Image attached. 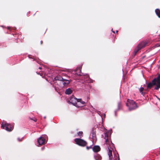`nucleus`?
<instances>
[{"label": "nucleus", "instance_id": "f257e3e1", "mask_svg": "<svg viewBox=\"0 0 160 160\" xmlns=\"http://www.w3.org/2000/svg\"><path fill=\"white\" fill-rule=\"evenodd\" d=\"M111 131L110 130L106 131L105 132L104 139L105 142L108 146V152L109 160H119V156L118 154L112 153L114 146L110 140V136L111 134Z\"/></svg>", "mask_w": 160, "mask_h": 160}, {"label": "nucleus", "instance_id": "f03ea898", "mask_svg": "<svg viewBox=\"0 0 160 160\" xmlns=\"http://www.w3.org/2000/svg\"><path fill=\"white\" fill-rule=\"evenodd\" d=\"M153 85L156 86L155 89L158 90L160 88V74L156 78H155L152 81V83H149L146 88H144L143 87H141L139 89L140 92L142 94L144 95L148 88H151Z\"/></svg>", "mask_w": 160, "mask_h": 160}, {"label": "nucleus", "instance_id": "7ed1b4c3", "mask_svg": "<svg viewBox=\"0 0 160 160\" xmlns=\"http://www.w3.org/2000/svg\"><path fill=\"white\" fill-rule=\"evenodd\" d=\"M127 105L129 108L130 110L135 109L137 108V105L135 102L132 100H128Z\"/></svg>", "mask_w": 160, "mask_h": 160}, {"label": "nucleus", "instance_id": "20e7f679", "mask_svg": "<svg viewBox=\"0 0 160 160\" xmlns=\"http://www.w3.org/2000/svg\"><path fill=\"white\" fill-rule=\"evenodd\" d=\"M1 128L8 131H10L13 129V127L12 125L5 122H2Z\"/></svg>", "mask_w": 160, "mask_h": 160}, {"label": "nucleus", "instance_id": "39448f33", "mask_svg": "<svg viewBox=\"0 0 160 160\" xmlns=\"http://www.w3.org/2000/svg\"><path fill=\"white\" fill-rule=\"evenodd\" d=\"M75 141L77 144L82 146H85L87 143L85 141L81 139H75Z\"/></svg>", "mask_w": 160, "mask_h": 160}, {"label": "nucleus", "instance_id": "423d86ee", "mask_svg": "<svg viewBox=\"0 0 160 160\" xmlns=\"http://www.w3.org/2000/svg\"><path fill=\"white\" fill-rule=\"evenodd\" d=\"M43 136H41L37 139V141L40 145H41L45 144V139Z\"/></svg>", "mask_w": 160, "mask_h": 160}, {"label": "nucleus", "instance_id": "0eeeda50", "mask_svg": "<svg viewBox=\"0 0 160 160\" xmlns=\"http://www.w3.org/2000/svg\"><path fill=\"white\" fill-rule=\"evenodd\" d=\"M55 79L56 80L62 81H65V82H63V85L64 86L68 85L70 82L68 80H65L60 76L56 77Z\"/></svg>", "mask_w": 160, "mask_h": 160}, {"label": "nucleus", "instance_id": "6e6552de", "mask_svg": "<svg viewBox=\"0 0 160 160\" xmlns=\"http://www.w3.org/2000/svg\"><path fill=\"white\" fill-rule=\"evenodd\" d=\"M85 103V102L82 101L81 99H78V101L77 102L75 106L78 108L82 107L84 105Z\"/></svg>", "mask_w": 160, "mask_h": 160}, {"label": "nucleus", "instance_id": "1a4fd4ad", "mask_svg": "<svg viewBox=\"0 0 160 160\" xmlns=\"http://www.w3.org/2000/svg\"><path fill=\"white\" fill-rule=\"evenodd\" d=\"M145 45L144 42H142L140 43L135 49L134 50L135 53H136L140 49L144 47Z\"/></svg>", "mask_w": 160, "mask_h": 160}, {"label": "nucleus", "instance_id": "9d476101", "mask_svg": "<svg viewBox=\"0 0 160 160\" xmlns=\"http://www.w3.org/2000/svg\"><path fill=\"white\" fill-rule=\"evenodd\" d=\"M78 99L75 98L74 96H72L70 98L69 102L75 106V105L76 104L77 102L78 101Z\"/></svg>", "mask_w": 160, "mask_h": 160}, {"label": "nucleus", "instance_id": "9b49d317", "mask_svg": "<svg viewBox=\"0 0 160 160\" xmlns=\"http://www.w3.org/2000/svg\"><path fill=\"white\" fill-rule=\"evenodd\" d=\"M100 148L98 146H94L93 148V150L94 152H97L100 151Z\"/></svg>", "mask_w": 160, "mask_h": 160}, {"label": "nucleus", "instance_id": "f8f14e48", "mask_svg": "<svg viewBox=\"0 0 160 160\" xmlns=\"http://www.w3.org/2000/svg\"><path fill=\"white\" fill-rule=\"evenodd\" d=\"M94 158L95 160H101L102 158L101 156L98 154H97L94 156Z\"/></svg>", "mask_w": 160, "mask_h": 160}, {"label": "nucleus", "instance_id": "ddd939ff", "mask_svg": "<svg viewBox=\"0 0 160 160\" xmlns=\"http://www.w3.org/2000/svg\"><path fill=\"white\" fill-rule=\"evenodd\" d=\"M72 90L70 88H68L66 90L65 92V93L67 94H70L72 93Z\"/></svg>", "mask_w": 160, "mask_h": 160}, {"label": "nucleus", "instance_id": "4468645a", "mask_svg": "<svg viewBox=\"0 0 160 160\" xmlns=\"http://www.w3.org/2000/svg\"><path fill=\"white\" fill-rule=\"evenodd\" d=\"M92 142L93 143L95 142L96 141L97 139L96 135L94 133H92Z\"/></svg>", "mask_w": 160, "mask_h": 160}, {"label": "nucleus", "instance_id": "2eb2a0df", "mask_svg": "<svg viewBox=\"0 0 160 160\" xmlns=\"http://www.w3.org/2000/svg\"><path fill=\"white\" fill-rule=\"evenodd\" d=\"M155 12L157 15L160 18V10L158 9H157L155 10Z\"/></svg>", "mask_w": 160, "mask_h": 160}, {"label": "nucleus", "instance_id": "dca6fc26", "mask_svg": "<svg viewBox=\"0 0 160 160\" xmlns=\"http://www.w3.org/2000/svg\"><path fill=\"white\" fill-rule=\"evenodd\" d=\"M83 134L82 132H79L78 134V135L79 136H82Z\"/></svg>", "mask_w": 160, "mask_h": 160}, {"label": "nucleus", "instance_id": "f3484780", "mask_svg": "<svg viewBox=\"0 0 160 160\" xmlns=\"http://www.w3.org/2000/svg\"><path fill=\"white\" fill-rule=\"evenodd\" d=\"M22 138H18V140L19 141H21L22 140Z\"/></svg>", "mask_w": 160, "mask_h": 160}, {"label": "nucleus", "instance_id": "a211bd4d", "mask_svg": "<svg viewBox=\"0 0 160 160\" xmlns=\"http://www.w3.org/2000/svg\"><path fill=\"white\" fill-rule=\"evenodd\" d=\"M98 114H99V115L101 117V118H102V119H103V118H102V117L101 116V115H100V113H99V112H98Z\"/></svg>", "mask_w": 160, "mask_h": 160}, {"label": "nucleus", "instance_id": "6ab92c4d", "mask_svg": "<svg viewBox=\"0 0 160 160\" xmlns=\"http://www.w3.org/2000/svg\"><path fill=\"white\" fill-rule=\"evenodd\" d=\"M76 74L77 75H81L80 74L78 73L77 72H76Z\"/></svg>", "mask_w": 160, "mask_h": 160}, {"label": "nucleus", "instance_id": "aec40b11", "mask_svg": "<svg viewBox=\"0 0 160 160\" xmlns=\"http://www.w3.org/2000/svg\"><path fill=\"white\" fill-rule=\"evenodd\" d=\"M79 71H80V72L81 71V69L80 68H79Z\"/></svg>", "mask_w": 160, "mask_h": 160}, {"label": "nucleus", "instance_id": "412c9836", "mask_svg": "<svg viewBox=\"0 0 160 160\" xmlns=\"http://www.w3.org/2000/svg\"><path fill=\"white\" fill-rule=\"evenodd\" d=\"M39 69H41V67H39Z\"/></svg>", "mask_w": 160, "mask_h": 160}, {"label": "nucleus", "instance_id": "4be33fe9", "mask_svg": "<svg viewBox=\"0 0 160 160\" xmlns=\"http://www.w3.org/2000/svg\"><path fill=\"white\" fill-rule=\"evenodd\" d=\"M112 32H113V33H115V32L113 31H112Z\"/></svg>", "mask_w": 160, "mask_h": 160}, {"label": "nucleus", "instance_id": "5701e85b", "mask_svg": "<svg viewBox=\"0 0 160 160\" xmlns=\"http://www.w3.org/2000/svg\"><path fill=\"white\" fill-rule=\"evenodd\" d=\"M105 114H104V117H105Z\"/></svg>", "mask_w": 160, "mask_h": 160}, {"label": "nucleus", "instance_id": "b1692460", "mask_svg": "<svg viewBox=\"0 0 160 160\" xmlns=\"http://www.w3.org/2000/svg\"><path fill=\"white\" fill-rule=\"evenodd\" d=\"M8 29H9V28L8 27Z\"/></svg>", "mask_w": 160, "mask_h": 160}, {"label": "nucleus", "instance_id": "393cba45", "mask_svg": "<svg viewBox=\"0 0 160 160\" xmlns=\"http://www.w3.org/2000/svg\"><path fill=\"white\" fill-rule=\"evenodd\" d=\"M116 32H118V31H116Z\"/></svg>", "mask_w": 160, "mask_h": 160}]
</instances>
